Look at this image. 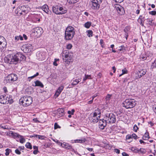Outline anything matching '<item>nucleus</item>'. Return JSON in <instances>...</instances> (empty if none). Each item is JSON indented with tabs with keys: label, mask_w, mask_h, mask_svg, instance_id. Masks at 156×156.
I'll list each match as a JSON object with an SVG mask.
<instances>
[{
	"label": "nucleus",
	"mask_w": 156,
	"mask_h": 156,
	"mask_svg": "<svg viewBox=\"0 0 156 156\" xmlns=\"http://www.w3.org/2000/svg\"><path fill=\"white\" fill-rule=\"evenodd\" d=\"M25 56L20 53L16 54L9 55L4 59L5 63L9 64H16L19 62L25 59Z\"/></svg>",
	"instance_id": "nucleus-1"
},
{
	"label": "nucleus",
	"mask_w": 156,
	"mask_h": 156,
	"mask_svg": "<svg viewBox=\"0 0 156 156\" xmlns=\"http://www.w3.org/2000/svg\"><path fill=\"white\" fill-rule=\"evenodd\" d=\"M75 32L74 28L69 26L66 28L65 32V37L66 40H70L73 37Z\"/></svg>",
	"instance_id": "nucleus-2"
},
{
	"label": "nucleus",
	"mask_w": 156,
	"mask_h": 156,
	"mask_svg": "<svg viewBox=\"0 0 156 156\" xmlns=\"http://www.w3.org/2000/svg\"><path fill=\"white\" fill-rule=\"evenodd\" d=\"M19 101L23 107H27L32 103V98L29 96H24L20 98Z\"/></svg>",
	"instance_id": "nucleus-3"
},
{
	"label": "nucleus",
	"mask_w": 156,
	"mask_h": 156,
	"mask_svg": "<svg viewBox=\"0 0 156 156\" xmlns=\"http://www.w3.org/2000/svg\"><path fill=\"white\" fill-rule=\"evenodd\" d=\"M136 104V101L131 98L126 99L123 102V106L127 109L133 108Z\"/></svg>",
	"instance_id": "nucleus-4"
},
{
	"label": "nucleus",
	"mask_w": 156,
	"mask_h": 156,
	"mask_svg": "<svg viewBox=\"0 0 156 156\" xmlns=\"http://www.w3.org/2000/svg\"><path fill=\"white\" fill-rule=\"evenodd\" d=\"M62 59L64 62L67 63L70 62L72 59L73 53L69 52L68 50H64L62 53Z\"/></svg>",
	"instance_id": "nucleus-5"
},
{
	"label": "nucleus",
	"mask_w": 156,
	"mask_h": 156,
	"mask_svg": "<svg viewBox=\"0 0 156 156\" xmlns=\"http://www.w3.org/2000/svg\"><path fill=\"white\" fill-rule=\"evenodd\" d=\"M53 12L57 15H61L66 13L67 11L65 10L62 7L59 5H55L52 7Z\"/></svg>",
	"instance_id": "nucleus-6"
},
{
	"label": "nucleus",
	"mask_w": 156,
	"mask_h": 156,
	"mask_svg": "<svg viewBox=\"0 0 156 156\" xmlns=\"http://www.w3.org/2000/svg\"><path fill=\"white\" fill-rule=\"evenodd\" d=\"M104 118L105 121L109 123H114L116 121L115 116L112 113L106 114Z\"/></svg>",
	"instance_id": "nucleus-7"
},
{
	"label": "nucleus",
	"mask_w": 156,
	"mask_h": 156,
	"mask_svg": "<svg viewBox=\"0 0 156 156\" xmlns=\"http://www.w3.org/2000/svg\"><path fill=\"white\" fill-rule=\"evenodd\" d=\"M17 76L14 74H12L9 75L5 78L4 82L5 83H12L17 79Z\"/></svg>",
	"instance_id": "nucleus-8"
},
{
	"label": "nucleus",
	"mask_w": 156,
	"mask_h": 156,
	"mask_svg": "<svg viewBox=\"0 0 156 156\" xmlns=\"http://www.w3.org/2000/svg\"><path fill=\"white\" fill-rule=\"evenodd\" d=\"M11 103L12 100H10L9 98L6 96L4 95H1L0 96V103L2 104H6L8 103Z\"/></svg>",
	"instance_id": "nucleus-9"
},
{
	"label": "nucleus",
	"mask_w": 156,
	"mask_h": 156,
	"mask_svg": "<svg viewBox=\"0 0 156 156\" xmlns=\"http://www.w3.org/2000/svg\"><path fill=\"white\" fill-rule=\"evenodd\" d=\"M7 44L5 38L2 36H0V51H2L3 48L6 47Z\"/></svg>",
	"instance_id": "nucleus-10"
},
{
	"label": "nucleus",
	"mask_w": 156,
	"mask_h": 156,
	"mask_svg": "<svg viewBox=\"0 0 156 156\" xmlns=\"http://www.w3.org/2000/svg\"><path fill=\"white\" fill-rule=\"evenodd\" d=\"M102 1V0H92V8L94 9H99L100 7V4Z\"/></svg>",
	"instance_id": "nucleus-11"
},
{
	"label": "nucleus",
	"mask_w": 156,
	"mask_h": 156,
	"mask_svg": "<svg viewBox=\"0 0 156 156\" xmlns=\"http://www.w3.org/2000/svg\"><path fill=\"white\" fill-rule=\"evenodd\" d=\"M46 53L45 51H40L37 53V56L39 60L43 61L45 59Z\"/></svg>",
	"instance_id": "nucleus-12"
},
{
	"label": "nucleus",
	"mask_w": 156,
	"mask_h": 156,
	"mask_svg": "<svg viewBox=\"0 0 156 156\" xmlns=\"http://www.w3.org/2000/svg\"><path fill=\"white\" fill-rule=\"evenodd\" d=\"M115 8L119 14L122 15L125 13L124 8L119 4H116L115 5Z\"/></svg>",
	"instance_id": "nucleus-13"
},
{
	"label": "nucleus",
	"mask_w": 156,
	"mask_h": 156,
	"mask_svg": "<svg viewBox=\"0 0 156 156\" xmlns=\"http://www.w3.org/2000/svg\"><path fill=\"white\" fill-rule=\"evenodd\" d=\"M33 32L34 33V35L35 36L38 37L43 32V30L41 27H36L33 29Z\"/></svg>",
	"instance_id": "nucleus-14"
},
{
	"label": "nucleus",
	"mask_w": 156,
	"mask_h": 156,
	"mask_svg": "<svg viewBox=\"0 0 156 156\" xmlns=\"http://www.w3.org/2000/svg\"><path fill=\"white\" fill-rule=\"evenodd\" d=\"M6 135L10 137L15 139L18 138L19 134L14 132L9 131V132H7L6 133Z\"/></svg>",
	"instance_id": "nucleus-15"
},
{
	"label": "nucleus",
	"mask_w": 156,
	"mask_h": 156,
	"mask_svg": "<svg viewBox=\"0 0 156 156\" xmlns=\"http://www.w3.org/2000/svg\"><path fill=\"white\" fill-rule=\"evenodd\" d=\"M146 72V69H143L140 70L138 71L136 74L137 75L136 76V79L140 78L142 76L144 75Z\"/></svg>",
	"instance_id": "nucleus-16"
},
{
	"label": "nucleus",
	"mask_w": 156,
	"mask_h": 156,
	"mask_svg": "<svg viewBox=\"0 0 156 156\" xmlns=\"http://www.w3.org/2000/svg\"><path fill=\"white\" fill-rule=\"evenodd\" d=\"M101 114V111L100 109L97 108L95 110L93 113H91L90 115V116H96L100 118Z\"/></svg>",
	"instance_id": "nucleus-17"
},
{
	"label": "nucleus",
	"mask_w": 156,
	"mask_h": 156,
	"mask_svg": "<svg viewBox=\"0 0 156 156\" xmlns=\"http://www.w3.org/2000/svg\"><path fill=\"white\" fill-rule=\"evenodd\" d=\"M64 88L63 85H61L58 87L55 94V96L56 97H58L61 93Z\"/></svg>",
	"instance_id": "nucleus-18"
},
{
	"label": "nucleus",
	"mask_w": 156,
	"mask_h": 156,
	"mask_svg": "<svg viewBox=\"0 0 156 156\" xmlns=\"http://www.w3.org/2000/svg\"><path fill=\"white\" fill-rule=\"evenodd\" d=\"M61 146L62 147L69 150L71 149L72 147V146L70 145L69 144L65 142H63V143H61Z\"/></svg>",
	"instance_id": "nucleus-19"
},
{
	"label": "nucleus",
	"mask_w": 156,
	"mask_h": 156,
	"mask_svg": "<svg viewBox=\"0 0 156 156\" xmlns=\"http://www.w3.org/2000/svg\"><path fill=\"white\" fill-rule=\"evenodd\" d=\"M145 21L144 17H143L142 16L140 15V16L138 20V21L140 24L143 26L144 24V22Z\"/></svg>",
	"instance_id": "nucleus-20"
},
{
	"label": "nucleus",
	"mask_w": 156,
	"mask_h": 156,
	"mask_svg": "<svg viewBox=\"0 0 156 156\" xmlns=\"http://www.w3.org/2000/svg\"><path fill=\"white\" fill-rule=\"evenodd\" d=\"M51 145V143L45 142L42 145V147L43 148L45 149L47 148L50 147Z\"/></svg>",
	"instance_id": "nucleus-21"
},
{
	"label": "nucleus",
	"mask_w": 156,
	"mask_h": 156,
	"mask_svg": "<svg viewBox=\"0 0 156 156\" xmlns=\"http://www.w3.org/2000/svg\"><path fill=\"white\" fill-rule=\"evenodd\" d=\"M90 120L92 121V122L94 123H96L98 121L99 117L96 116H90L89 117Z\"/></svg>",
	"instance_id": "nucleus-22"
},
{
	"label": "nucleus",
	"mask_w": 156,
	"mask_h": 156,
	"mask_svg": "<svg viewBox=\"0 0 156 156\" xmlns=\"http://www.w3.org/2000/svg\"><path fill=\"white\" fill-rule=\"evenodd\" d=\"M42 10L46 13H48L49 9L47 5H44L42 7Z\"/></svg>",
	"instance_id": "nucleus-23"
},
{
	"label": "nucleus",
	"mask_w": 156,
	"mask_h": 156,
	"mask_svg": "<svg viewBox=\"0 0 156 156\" xmlns=\"http://www.w3.org/2000/svg\"><path fill=\"white\" fill-rule=\"evenodd\" d=\"M35 86H39L41 87H43L44 85L40 81L37 80L35 82Z\"/></svg>",
	"instance_id": "nucleus-24"
},
{
	"label": "nucleus",
	"mask_w": 156,
	"mask_h": 156,
	"mask_svg": "<svg viewBox=\"0 0 156 156\" xmlns=\"http://www.w3.org/2000/svg\"><path fill=\"white\" fill-rule=\"evenodd\" d=\"M18 138H20V143L23 144L25 142V140L23 136L19 135Z\"/></svg>",
	"instance_id": "nucleus-25"
},
{
	"label": "nucleus",
	"mask_w": 156,
	"mask_h": 156,
	"mask_svg": "<svg viewBox=\"0 0 156 156\" xmlns=\"http://www.w3.org/2000/svg\"><path fill=\"white\" fill-rule=\"evenodd\" d=\"M149 138V133L148 132H146L143 135L142 138L144 140H146L147 139Z\"/></svg>",
	"instance_id": "nucleus-26"
},
{
	"label": "nucleus",
	"mask_w": 156,
	"mask_h": 156,
	"mask_svg": "<svg viewBox=\"0 0 156 156\" xmlns=\"http://www.w3.org/2000/svg\"><path fill=\"white\" fill-rule=\"evenodd\" d=\"M86 33H87V35L89 37H91L93 36V32L92 30H87L86 31Z\"/></svg>",
	"instance_id": "nucleus-27"
},
{
	"label": "nucleus",
	"mask_w": 156,
	"mask_h": 156,
	"mask_svg": "<svg viewBox=\"0 0 156 156\" xmlns=\"http://www.w3.org/2000/svg\"><path fill=\"white\" fill-rule=\"evenodd\" d=\"M19 40H23V37L21 35L19 36H16L15 37L14 40L15 42H17Z\"/></svg>",
	"instance_id": "nucleus-28"
},
{
	"label": "nucleus",
	"mask_w": 156,
	"mask_h": 156,
	"mask_svg": "<svg viewBox=\"0 0 156 156\" xmlns=\"http://www.w3.org/2000/svg\"><path fill=\"white\" fill-rule=\"evenodd\" d=\"M91 24V23L90 22H87L84 24V26L87 28H89L90 27Z\"/></svg>",
	"instance_id": "nucleus-29"
},
{
	"label": "nucleus",
	"mask_w": 156,
	"mask_h": 156,
	"mask_svg": "<svg viewBox=\"0 0 156 156\" xmlns=\"http://www.w3.org/2000/svg\"><path fill=\"white\" fill-rule=\"evenodd\" d=\"M85 142V139L75 140H74V143H82L84 142Z\"/></svg>",
	"instance_id": "nucleus-30"
},
{
	"label": "nucleus",
	"mask_w": 156,
	"mask_h": 156,
	"mask_svg": "<svg viewBox=\"0 0 156 156\" xmlns=\"http://www.w3.org/2000/svg\"><path fill=\"white\" fill-rule=\"evenodd\" d=\"M79 0H68V2L70 4H75L78 2Z\"/></svg>",
	"instance_id": "nucleus-31"
},
{
	"label": "nucleus",
	"mask_w": 156,
	"mask_h": 156,
	"mask_svg": "<svg viewBox=\"0 0 156 156\" xmlns=\"http://www.w3.org/2000/svg\"><path fill=\"white\" fill-rule=\"evenodd\" d=\"M80 80V79H79L78 80L76 79L74 80L72 84L73 85H76L80 82V80Z\"/></svg>",
	"instance_id": "nucleus-32"
},
{
	"label": "nucleus",
	"mask_w": 156,
	"mask_h": 156,
	"mask_svg": "<svg viewBox=\"0 0 156 156\" xmlns=\"http://www.w3.org/2000/svg\"><path fill=\"white\" fill-rule=\"evenodd\" d=\"M26 147L28 149H31L32 148V146L31 144L29 142H27L25 145Z\"/></svg>",
	"instance_id": "nucleus-33"
},
{
	"label": "nucleus",
	"mask_w": 156,
	"mask_h": 156,
	"mask_svg": "<svg viewBox=\"0 0 156 156\" xmlns=\"http://www.w3.org/2000/svg\"><path fill=\"white\" fill-rule=\"evenodd\" d=\"M102 123V120L100 119L99 123V128L101 129H103L105 126H103V124Z\"/></svg>",
	"instance_id": "nucleus-34"
},
{
	"label": "nucleus",
	"mask_w": 156,
	"mask_h": 156,
	"mask_svg": "<svg viewBox=\"0 0 156 156\" xmlns=\"http://www.w3.org/2000/svg\"><path fill=\"white\" fill-rule=\"evenodd\" d=\"M90 79V75H86L85 74V77L83 78V83L87 79Z\"/></svg>",
	"instance_id": "nucleus-35"
},
{
	"label": "nucleus",
	"mask_w": 156,
	"mask_h": 156,
	"mask_svg": "<svg viewBox=\"0 0 156 156\" xmlns=\"http://www.w3.org/2000/svg\"><path fill=\"white\" fill-rule=\"evenodd\" d=\"M0 127L1 128L5 129H10L8 126L7 125H5L3 124H1L0 125Z\"/></svg>",
	"instance_id": "nucleus-36"
},
{
	"label": "nucleus",
	"mask_w": 156,
	"mask_h": 156,
	"mask_svg": "<svg viewBox=\"0 0 156 156\" xmlns=\"http://www.w3.org/2000/svg\"><path fill=\"white\" fill-rule=\"evenodd\" d=\"M140 58L142 60H144L147 58L146 55L142 54L140 56Z\"/></svg>",
	"instance_id": "nucleus-37"
},
{
	"label": "nucleus",
	"mask_w": 156,
	"mask_h": 156,
	"mask_svg": "<svg viewBox=\"0 0 156 156\" xmlns=\"http://www.w3.org/2000/svg\"><path fill=\"white\" fill-rule=\"evenodd\" d=\"M137 151L140 152L142 153H145L146 151L144 149L141 148L140 149H138Z\"/></svg>",
	"instance_id": "nucleus-38"
},
{
	"label": "nucleus",
	"mask_w": 156,
	"mask_h": 156,
	"mask_svg": "<svg viewBox=\"0 0 156 156\" xmlns=\"http://www.w3.org/2000/svg\"><path fill=\"white\" fill-rule=\"evenodd\" d=\"M154 68H156V59H155L154 62L152 63L151 66V68L153 69Z\"/></svg>",
	"instance_id": "nucleus-39"
},
{
	"label": "nucleus",
	"mask_w": 156,
	"mask_h": 156,
	"mask_svg": "<svg viewBox=\"0 0 156 156\" xmlns=\"http://www.w3.org/2000/svg\"><path fill=\"white\" fill-rule=\"evenodd\" d=\"M112 97V95L110 94H108L106 96L105 99L107 101H109L111 98V97Z\"/></svg>",
	"instance_id": "nucleus-40"
},
{
	"label": "nucleus",
	"mask_w": 156,
	"mask_h": 156,
	"mask_svg": "<svg viewBox=\"0 0 156 156\" xmlns=\"http://www.w3.org/2000/svg\"><path fill=\"white\" fill-rule=\"evenodd\" d=\"M37 138L39 139L44 140L46 137L44 136L38 135L37 136Z\"/></svg>",
	"instance_id": "nucleus-41"
},
{
	"label": "nucleus",
	"mask_w": 156,
	"mask_h": 156,
	"mask_svg": "<svg viewBox=\"0 0 156 156\" xmlns=\"http://www.w3.org/2000/svg\"><path fill=\"white\" fill-rule=\"evenodd\" d=\"M39 75V73L38 72H37L36 74H34V75L31 76L30 77H28V79H32L34 78V77H36V76H38Z\"/></svg>",
	"instance_id": "nucleus-42"
},
{
	"label": "nucleus",
	"mask_w": 156,
	"mask_h": 156,
	"mask_svg": "<svg viewBox=\"0 0 156 156\" xmlns=\"http://www.w3.org/2000/svg\"><path fill=\"white\" fill-rule=\"evenodd\" d=\"M102 124H103V126H105L107 125V123H108L106 121H105V119L104 120L103 119L102 120Z\"/></svg>",
	"instance_id": "nucleus-43"
},
{
	"label": "nucleus",
	"mask_w": 156,
	"mask_h": 156,
	"mask_svg": "<svg viewBox=\"0 0 156 156\" xmlns=\"http://www.w3.org/2000/svg\"><path fill=\"white\" fill-rule=\"evenodd\" d=\"M138 129V128L137 125L136 124L134 125L133 127V130L135 132H136Z\"/></svg>",
	"instance_id": "nucleus-44"
},
{
	"label": "nucleus",
	"mask_w": 156,
	"mask_h": 156,
	"mask_svg": "<svg viewBox=\"0 0 156 156\" xmlns=\"http://www.w3.org/2000/svg\"><path fill=\"white\" fill-rule=\"evenodd\" d=\"M119 50L120 51H124L125 50V47L124 46H121V47H119Z\"/></svg>",
	"instance_id": "nucleus-45"
},
{
	"label": "nucleus",
	"mask_w": 156,
	"mask_h": 156,
	"mask_svg": "<svg viewBox=\"0 0 156 156\" xmlns=\"http://www.w3.org/2000/svg\"><path fill=\"white\" fill-rule=\"evenodd\" d=\"M60 128V126L58 125L57 123H55L54 124V129H56L57 128Z\"/></svg>",
	"instance_id": "nucleus-46"
},
{
	"label": "nucleus",
	"mask_w": 156,
	"mask_h": 156,
	"mask_svg": "<svg viewBox=\"0 0 156 156\" xmlns=\"http://www.w3.org/2000/svg\"><path fill=\"white\" fill-rule=\"evenodd\" d=\"M122 74H124L127 73V70L126 68H124L122 70Z\"/></svg>",
	"instance_id": "nucleus-47"
},
{
	"label": "nucleus",
	"mask_w": 156,
	"mask_h": 156,
	"mask_svg": "<svg viewBox=\"0 0 156 156\" xmlns=\"http://www.w3.org/2000/svg\"><path fill=\"white\" fill-rule=\"evenodd\" d=\"M75 110L74 109H72L71 111H69L68 112V113L69 114L73 115V114Z\"/></svg>",
	"instance_id": "nucleus-48"
},
{
	"label": "nucleus",
	"mask_w": 156,
	"mask_h": 156,
	"mask_svg": "<svg viewBox=\"0 0 156 156\" xmlns=\"http://www.w3.org/2000/svg\"><path fill=\"white\" fill-rule=\"evenodd\" d=\"M72 44H67L66 46V48L68 49H69L72 48Z\"/></svg>",
	"instance_id": "nucleus-49"
},
{
	"label": "nucleus",
	"mask_w": 156,
	"mask_h": 156,
	"mask_svg": "<svg viewBox=\"0 0 156 156\" xmlns=\"http://www.w3.org/2000/svg\"><path fill=\"white\" fill-rule=\"evenodd\" d=\"M6 152L5 154L6 155H9V153L10 149L9 148H7L6 149Z\"/></svg>",
	"instance_id": "nucleus-50"
},
{
	"label": "nucleus",
	"mask_w": 156,
	"mask_h": 156,
	"mask_svg": "<svg viewBox=\"0 0 156 156\" xmlns=\"http://www.w3.org/2000/svg\"><path fill=\"white\" fill-rule=\"evenodd\" d=\"M15 152L16 154H21L20 150L18 149H16L15 150Z\"/></svg>",
	"instance_id": "nucleus-51"
},
{
	"label": "nucleus",
	"mask_w": 156,
	"mask_h": 156,
	"mask_svg": "<svg viewBox=\"0 0 156 156\" xmlns=\"http://www.w3.org/2000/svg\"><path fill=\"white\" fill-rule=\"evenodd\" d=\"M131 136L132 138H133L135 139H136L137 136L136 134L133 133L131 135Z\"/></svg>",
	"instance_id": "nucleus-52"
},
{
	"label": "nucleus",
	"mask_w": 156,
	"mask_h": 156,
	"mask_svg": "<svg viewBox=\"0 0 156 156\" xmlns=\"http://www.w3.org/2000/svg\"><path fill=\"white\" fill-rule=\"evenodd\" d=\"M149 13L152 15H154L156 14V12L155 11L149 12Z\"/></svg>",
	"instance_id": "nucleus-53"
},
{
	"label": "nucleus",
	"mask_w": 156,
	"mask_h": 156,
	"mask_svg": "<svg viewBox=\"0 0 156 156\" xmlns=\"http://www.w3.org/2000/svg\"><path fill=\"white\" fill-rule=\"evenodd\" d=\"M114 152L118 154H119L120 153V151L119 149L116 148L114 149Z\"/></svg>",
	"instance_id": "nucleus-54"
},
{
	"label": "nucleus",
	"mask_w": 156,
	"mask_h": 156,
	"mask_svg": "<svg viewBox=\"0 0 156 156\" xmlns=\"http://www.w3.org/2000/svg\"><path fill=\"white\" fill-rule=\"evenodd\" d=\"M2 2V3H0V5H3L5 4V0H0V2Z\"/></svg>",
	"instance_id": "nucleus-55"
},
{
	"label": "nucleus",
	"mask_w": 156,
	"mask_h": 156,
	"mask_svg": "<svg viewBox=\"0 0 156 156\" xmlns=\"http://www.w3.org/2000/svg\"><path fill=\"white\" fill-rule=\"evenodd\" d=\"M116 2L121 3L124 0H113Z\"/></svg>",
	"instance_id": "nucleus-56"
},
{
	"label": "nucleus",
	"mask_w": 156,
	"mask_h": 156,
	"mask_svg": "<svg viewBox=\"0 0 156 156\" xmlns=\"http://www.w3.org/2000/svg\"><path fill=\"white\" fill-rule=\"evenodd\" d=\"M122 154L123 156H129L128 154L124 152H122Z\"/></svg>",
	"instance_id": "nucleus-57"
},
{
	"label": "nucleus",
	"mask_w": 156,
	"mask_h": 156,
	"mask_svg": "<svg viewBox=\"0 0 156 156\" xmlns=\"http://www.w3.org/2000/svg\"><path fill=\"white\" fill-rule=\"evenodd\" d=\"M131 135H128L126 136V139L127 140H129L132 138Z\"/></svg>",
	"instance_id": "nucleus-58"
},
{
	"label": "nucleus",
	"mask_w": 156,
	"mask_h": 156,
	"mask_svg": "<svg viewBox=\"0 0 156 156\" xmlns=\"http://www.w3.org/2000/svg\"><path fill=\"white\" fill-rule=\"evenodd\" d=\"M103 40L102 39H101L100 41V44L102 47H103Z\"/></svg>",
	"instance_id": "nucleus-59"
},
{
	"label": "nucleus",
	"mask_w": 156,
	"mask_h": 156,
	"mask_svg": "<svg viewBox=\"0 0 156 156\" xmlns=\"http://www.w3.org/2000/svg\"><path fill=\"white\" fill-rule=\"evenodd\" d=\"M38 152V149L35 150L33 152L34 154H37Z\"/></svg>",
	"instance_id": "nucleus-60"
},
{
	"label": "nucleus",
	"mask_w": 156,
	"mask_h": 156,
	"mask_svg": "<svg viewBox=\"0 0 156 156\" xmlns=\"http://www.w3.org/2000/svg\"><path fill=\"white\" fill-rule=\"evenodd\" d=\"M148 123L150 125V127H151L153 126L154 125V123L152 122H148Z\"/></svg>",
	"instance_id": "nucleus-61"
},
{
	"label": "nucleus",
	"mask_w": 156,
	"mask_h": 156,
	"mask_svg": "<svg viewBox=\"0 0 156 156\" xmlns=\"http://www.w3.org/2000/svg\"><path fill=\"white\" fill-rule=\"evenodd\" d=\"M53 64L54 66H57L58 65V64L57 63V62L55 60L53 62Z\"/></svg>",
	"instance_id": "nucleus-62"
},
{
	"label": "nucleus",
	"mask_w": 156,
	"mask_h": 156,
	"mask_svg": "<svg viewBox=\"0 0 156 156\" xmlns=\"http://www.w3.org/2000/svg\"><path fill=\"white\" fill-rule=\"evenodd\" d=\"M93 99H92L91 100L89 101H88L87 102V103L89 104H92L93 102Z\"/></svg>",
	"instance_id": "nucleus-63"
},
{
	"label": "nucleus",
	"mask_w": 156,
	"mask_h": 156,
	"mask_svg": "<svg viewBox=\"0 0 156 156\" xmlns=\"http://www.w3.org/2000/svg\"><path fill=\"white\" fill-rule=\"evenodd\" d=\"M153 110L154 112L156 113V105H154L153 107Z\"/></svg>",
	"instance_id": "nucleus-64"
}]
</instances>
